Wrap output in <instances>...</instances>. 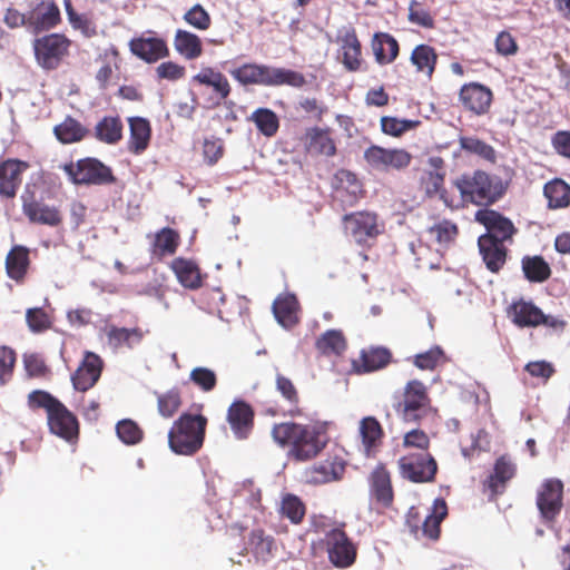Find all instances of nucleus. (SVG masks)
<instances>
[{"mask_svg": "<svg viewBox=\"0 0 570 570\" xmlns=\"http://www.w3.org/2000/svg\"><path fill=\"white\" fill-rule=\"evenodd\" d=\"M333 185L337 191H345L352 198H355L361 193L360 183L355 175L348 170H338L335 174Z\"/></svg>", "mask_w": 570, "mask_h": 570, "instance_id": "nucleus-49", "label": "nucleus"}, {"mask_svg": "<svg viewBox=\"0 0 570 570\" xmlns=\"http://www.w3.org/2000/svg\"><path fill=\"white\" fill-rule=\"evenodd\" d=\"M402 479L413 483H429L435 480L438 462L430 451H410L397 460Z\"/></svg>", "mask_w": 570, "mask_h": 570, "instance_id": "nucleus-7", "label": "nucleus"}, {"mask_svg": "<svg viewBox=\"0 0 570 570\" xmlns=\"http://www.w3.org/2000/svg\"><path fill=\"white\" fill-rule=\"evenodd\" d=\"M524 370L532 376L541 379L546 383L554 373V367L551 363L544 360L529 362Z\"/></svg>", "mask_w": 570, "mask_h": 570, "instance_id": "nucleus-59", "label": "nucleus"}, {"mask_svg": "<svg viewBox=\"0 0 570 570\" xmlns=\"http://www.w3.org/2000/svg\"><path fill=\"white\" fill-rule=\"evenodd\" d=\"M419 121H412V120H401L393 117H383L381 119L382 130L385 134L392 135V136H400L404 131L414 128Z\"/></svg>", "mask_w": 570, "mask_h": 570, "instance_id": "nucleus-53", "label": "nucleus"}, {"mask_svg": "<svg viewBox=\"0 0 570 570\" xmlns=\"http://www.w3.org/2000/svg\"><path fill=\"white\" fill-rule=\"evenodd\" d=\"M252 119L265 136L274 135L278 128L276 115L268 109H258L253 114Z\"/></svg>", "mask_w": 570, "mask_h": 570, "instance_id": "nucleus-51", "label": "nucleus"}, {"mask_svg": "<svg viewBox=\"0 0 570 570\" xmlns=\"http://www.w3.org/2000/svg\"><path fill=\"white\" fill-rule=\"evenodd\" d=\"M411 60L419 71L426 72L428 76H431L436 62V53L431 47L421 45L413 50Z\"/></svg>", "mask_w": 570, "mask_h": 570, "instance_id": "nucleus-42", "label": "nucleus"}, {"mask_svg": "<svg viewBox=\"0 0 570 570\" xmlns=\"http://www.w3.org/2000/svg\"><path fill=\"white\" fill-rule=\"evenodd\" d=\"M249 544L257 559L266 561L272 557L275 549V541L271 535H265L261 529L253 530L249 537Z\"/></svg>", "mask_w": 570, "mask_h": 570, "instance_id": "nucleus-39", "label": "nucleus"}, {"mask_svg": "<svg viewBox=\"0 0 570 570\" xmlns=\"http://www.w3.org/2000/svg\"><path fill=\"white\" fill-rule=\"evenodd\" d=\"M376 219L372 214H355L345 217V229L355 242L364 243L367 237H374L376 234Z\"/></svg>", "mask_w": 570, "mask_h": 570, "instance_id": "nucleus-23", "label": "nucleus"}, {"mask_svg": "<svg viewBox=\"0 0 570 570\" xmlns=\"http://www.w3.org/2000/svg\"><path fill=\"white\" fill-rule=\"evenodd\" d=\"M130 140L128 148L134 154H140L148 147L150 140V126L148 120L141 117L129 118Z\"/></svg>", "mask_w": 570, "mask_h": 570, "instance_id": "nucleus-27", "label": "nucleus"}, {"mask_svg": "<svg viewBox=\"0 0 570 570\" xmlns=\"http://www.w3.org/2000/svg\"><path fill=\"white\" fill-rule=\"evenodd\" d=\"M563 482L557 478L546 479L537 491L535 504L542 522L552 527L563 508Z\"/></svg>", "mask_w": 570, "mask_h": 570, "instance_id": "nucleus-9", "label": "nucleus"}, {"mask_svg": "<svg viewBox=\"0 0 570 570\" xmlns=\"http://www.w3.org/2000/svg\"><path fill=\"white\" fill-rule=\"evenodd\" d=\"M475 219L488 229L484 236H490L497 242L503 243L515 232L511 220L494 210L481 209L475 214Z\"/></svg>", "mask_w": 570, "mask_h": 570, "instance_id": "nucleus-18", "label": "nucleus"}, {"mask_svg": "<svg viewBox=\"0 0 570 570\" xmlns=\"http://www.w3.org/2000/svg\"><path fill=\"white\" fill-rule=\"evenodd\" d=\"M345 471L344 462L335 458H328L315 465H313L307 474L309 481L316 484L327 483L334 480H338Z\"/></svg>", "mask_w": 570, "mask_h": 570, "instance_id": "nucleus-22", "label": "nucleus"}, {"mask_svg": "<svg viewBox=\"0 0 570 570\" xmlns=\"http://www.w3.org/2000/svg\"><path fill=\"white\" fill-rule=\"evenodd\" d=\"M463 200L475 205H488L498 199L501 191L484 171H475L472 175H463L455 180Z\"/></svg>", "mask_w": 570, "mask_h": 570, "instance_id": "nucleus-8", "label": "nucleus"}, {"mask_svg": "<svg viewBox=\"0 0 570 570\" xmlns=\"http://www.w3.org/2000/svg\"><path fill=\"white\" fill-rule=\"evenodd\" d=\"M279 512L293 524H299L305 517L306 507L298 497L294 494H286L282 499Z\"/></svg>", "mask_w": 570, "mask_h": 570, "instance_id": "nucleus-38", "label": "nucleus"}, {"mask_svg": "<svg viewBox=\"0 0 570 570\" xmlns=\"http://www.w3.org/2000/svg\"><path fill=\"white\" fill-rule=\"evenodd\" d=\"M28 326L33 332H41L50 327L51 321L41 308H30L26 314Z\"/></svg>", "mask_w": 570, "mask_h": 570, "instance_id": "nucleus-55", "label": "nucleus"}, {"mask_svg": "<svg viewBox=\"0 0 570 570\" xmlns=\"http://www.w3.org/2000/svg\"><path fill=\"white\" fill-rule=\"evenodd\" d=\"M448 517V504L443 498L433 501L430 512L422 520L419 512L411 509L406 525L410 533L417 540L438 541L441 535V523Z\"/></svg>", "mask_w": 570, "mask_h": 570, "instance_id": "nucleus-6", "label": "nucleus"}, {"mask_svg": "<svg viewBox=\"0 0 570 570\" xmlns=\"http://www.w3.org/2000/svg\"><path fill=\"white\" fill-rule=\"evenodd\" d=\"M544 195L551 208H562L570 203V186L563 180L556 179L544 186Z\"/></svg>", "mask_w": 570, "mask_h": 570, "instance_id": "nucleus-36", "label": "nucleus"}, {"mask_svg": "<svg viewBox=\"0 0 570 570\" xmlns=\"http://www.w3.org/2000/svg\"><path fill=\"white\" fill-rule=\"evenodd\" d=\"M27 164L19 160H7L0 166V194L12 197L21 181V174Z\"/></svg>", "mask_w": 570, "mask_h": 570, "instance_id": "nucleus-24", "label": "nucleus"}, {"mask_svg": "<svg viewBox=\"0 0 570 570\" xmlns=\"http://www.w3.org/2000/svg\"><path fill=\"white\" fill-rule=\"evenodd\" d=\"M130 49L134 55L147 62H154L168 53L165 42L155 38L132 40Z\"/></svg>", "mask_w": 570, "mask_h": 570, "instance_id": "nucleus-25", "label": "nucleus"}, {"mask_svg": "<svg viewBox=\"0 0 570 570\" xmlns=\"http://www.w3.org/2000/svg\"><path fill=\"white\" fill-rule=\"evenodd\" d=\"M372 49L379 63H387L394 60L399 53V45L394 38L386 33H375Z\"/></svg>", "mask_w": 570, "mask_h": 570, "instance_id": "nucleus-33", "label": "nucleus"}, {"mask_svg": "<svg viewBox=\"0 0 570 570\" xmlns=\"http://www.w3.org/2000/svg\"><path fill=\"white\" fill-rule=\"evenodd\" d=\"M512 322L519 326H537L540 324L552 328H562L564 322L552 316L544 315L537 306L528 302H517L508 309Z\"/></svg>", "mask_w": 570, "mask_h": 570, "instance_id": "nucleus-11", "label": "nucleus"}, {"mask_svg": "<svg viewBox=\"0 0 570 570\" xmlns=\"http://www.w3.org/2000/svg\"><path fill=\"white\" fill-rule=\"evenodd\" d=\"M360 434L362 438V444L367 454L377 449L384 438L383 428L374 416H366L361 420Z\"/></svg>", "mask_w": 570, "mask_h": 570, "instance_id": "nucleus-28", "label": "nucleus"}, {"mask_svg": "<svg viewBox=\"0 0 570 570\" xmlns=\"http://www.w3.org/2000/svg\"><path fill=\"white\" fill-rule=\"evenodd\" d=\"M431 440L428 433L421 429H412L403 435L402 445L404 449L416 451H430Z\"/></svg>", "mask_w": 570, "mask_h": 570, "instance_id": "nucleus-52", "label": "nucleus"}, {"mask_svg": "<svg viewBox=\"0 0 570 570\" xmlns=\"http://www.w3.org/2000/svg\"><path fill=\"white\" fill-rule=\"evenodd\" d=\"M305 146L311 154L332 156L335 154V145L326 130L309 129L305 135Z\"/></svg>", "mask_w": 570, "mask_h": 570, "instance_id": "nucleus-32", "label": "nucleus"}, {"mask_svg": "<svg viewBox=\"0 0 570 570\" xmlns=\"http://www.w3.org/2000/svg\"><path fill=\"white\" fill-rule=\"evenodd\" d=\"M341 46L344 66L351 71L357 70L361 63V45L354 31H346L341 37Z\"/></svg>", "mask_w": 570, "mask_h": 570, "instance_id": "nucleus-34", "label": "nucleus"}, {"mask_svg": "<svg viewBox=\"0 0 570 570\" xmlns=\"http://www.w3.org/2000/svg\"><path fill=\"white\" fill-rule=\"evenodd\" d=\"M232 76L243 85L278 86L287 83L299 87L304 83L303 76L297 72L255 63H247L234 69Z\"/></svg>", "mask_w": 570, "mask_h": 570, "instance_id": "nucleus-5", "label": "nucleus"}, {"mask_svg": "<svg viewBox=\"0 0 570 570\" xmlns=\"http://www.w3.org/2000/svg\"><path fill=\"white\" fill-rule=\"evenodd\" d=\"M174 45L175 49L186 59H195L202 55L200 39L190 32L178 30Z\"/></svg>", "mask_w": 570, "mask_h": 570, "instance_id": "nucleus-35", "label": "nucleus"}, {"mask_svg": "<svg viewBox=\"0 0 570 570\" xmlns=\"http://www.w3.org/2000/svg\"><path fill=\"white\" fill-rule=\"evenodd\" d=\"M478 244L487 267L498 272L505 262V249L502 243L493 240L490 236H480Z\"/></svg>", "mask_w": 570, "mask_h": 570, "instance_id": "nucleus-26", "label": "nucleus"}, {"mask_svg": "<svg viewBox=\"0 0 570 570\" xmlns=\"http://www.w3.org/2000/svg\"><path fill=\"white\" fill-rule=\"evenodd\" d=\"M178 235L170 228H164L157 234L155 247L161 253L173 254L177 246Z\"/></svg>", "mask_w": 570, "mask_h": 570, "instance_id": "nucleus-57", "label": "nucleus"}, {"mask_svg": "<svg viewBox=\"0 0 570 570\" xmlns=\"http://www.w3.org/2000/svg\"><path fill=\"white\" fill-rule=\"evenodd\" d=\"M393 406L406 424L421 425L423 421L438 415V409L432 405L428 387L419 380H411L405 384L400 399Z\"/></svg>", "mask_w": 570, "mask_h": 570, "instance_id": "nucleus-2", "label": "nucleus"}, {"mask_svg": "<svg viewBox=\"0 0 570 570\" xmlns=\"http://www.w3.org/2000/svg\"><path fill=\"white\" fill-rule=\"evenodd\" d=\"M106 335L108 336L109 344L117 347L126 342H129L132 337L139 340L137 331H128L126 328H116L114 326L106 327Z\"/></svg>", "mask_w": 570, "mask_h": 570, "instance_id": "nucleus-60", "label": "nucleus"}, {"mask_svg": "<svg viewBox=\"0 0 570 570\" xmlns=\"http://www.w3.org/2000/svg\"><path fill=\"white\" fill-rule=\"evenodd\" d=\"M431 236L439 243H448L456 235V226L450 222H443L429 229Z\"/></svg>", "mask_w": 570, "mask_h": 570, "instance_id": "nucleus-63", "label": "nucleus"}, {"mask_svg": "<svg viewBox=\"0 0 570 570\" xmlns=\"http://www.w3.org/2000/svg\"><path fill=\"white\" fill-rule=\"evenodd\" d=\"M207 419L189 413L181 414L168 432V444L179 455H194L204 443Z\"/></svg>", "mask_w": 570, "mask_h": 570, "instance_id": "nucleus-3", "label": "nucleus"}, {"mask_svg": "<svg viewBox=\"0 0 570 570\" xmlns=\"http://www.w3.org/2000/svg\"><path fill=\"white\" fill-rule=\"evenodd\" d=\"M523 271L532 282H542L550 276L549 265L538 256L523 259Z\"/></svg>", "mask_w": 570, "mask_h": 570, "instance_id": "nucleus-47", "label": "nucleus"}, {"mask_svg": "<svg viewBox=\"0 0 570 570\" xmlns=\"http://www.w3.org/2000/svg\"><path fill=\"white\" fill-rule=\"evenodd\" d=\"M346 347V342L338 331L326 332L318 341L317 348L323 354H341Z\"/></svg>", "mask_w": 570, "mask_h": 570, "instance_id": "nucleus-45", "label": "nucleus"}, {"mask_svg": "<svg viewBox=\"0 0 570 570\" xmlns=\"http://www.w3.org/2000/svg\"><path fill=\"white\" fill-rule=\"evenodd\" d=\"M185 20L193 27L200 30L207 29L210 22L208 13L199 4L194 6L188 12H186Z\"/></svg>", "mask_w": 570, "mask_h": 570, "instance_id": "nucleus-61", "label": "nucleus"}, {"mask_svg": "<svg viewBox=\"0 0 570 570\" xmlns=\"http://www.w3.org/2000/svg\"><path fill=\"white\" fill-rule=\"evenodd\" d=\"M101 370V358H82L81 364L71 376L75 389L81 392L91 389L99 380Z\"/></svg>", "mask_w": 570, "mask_h": 570, "instance_id": "nucleus-21", "label": "nucleus"}, {"mask_svg": "<svg viewBox=\"0 0 570 570\" xmlns=\"http://www.w3.org/2000/svg\"><path fill=\"white\" fill-rule=\"evenodd\" d=\"M391 358H352V368L357 374L371 373L387 366Z\"/></svg>", "mask_w": 570, "mask_h": 570, "instance_id": "nucleus-54", "label": "nucleus"}, {"mask_svg": "<svg viewBox=\"0 0 570 570\" xmlns=\"http://www.w3.org/2000/svg\"><path fill=\"white\" fill-rule=\"evenodd\" d=\"M460 147L469 154L478 155L487 160H494L493 148L476 137L462 136L459 139Z\"/></svg>", "mask_w": 570, "mask_h": 570, "instance_id": "nucleus-48", "label": "nucleus"}, {"mask_svg": "<svg viewBox=\"0 0 570 570\" xmlns=\"http://www.w3.org/2000/svg\"><path fill=\"white\" fill-rule=\"evenodd\" d=\"M495 49L501 56H513L518 52V45L509 32L502 31L495 39Z\"/></svg>", "mask_w": 570, "mask_h": 570, "instance_id": "nucleus-62", "label": "nucleus"}, {"mask_svg": "<svg viewBox=\"0 0 570 570\" xmlns=\"http://www.w3.org/2000/svg\"><path fill=\"white\" fill-rule=\"evenodd\" d=\"M122 126L118 118L105 117L96 126V136L98 139L114 144L121 138Z\"/></svg>", "mask_w": 570, "mask_h": 570, "instance_id": "nucleus-41", "label": "nucleus"}, {"mask_svg": "<svg viewBox=\"0 0 570 570\" xmlns=\"http://www.w3.org/2000/svg\"><path fill=\"white\" fill-rule=\"evenodd\" d=\"M255 412L250 404L235 400L227 410V422L238 440H245L254 429Z\"/></svg>", "mask_w": 570, "mask_h": 570, "instance_id": "nucleus-14", "label": "nucleus"}, {"mask_svg": "<svg viewBox=\"0 0 570 570\" xmlns=\"http://www.w3.org/2000/svg\"><path fill=\"white\" fill-rule=\"evenodd\" d=\"M60 404V401L52 396L50 393L36 390L29 393L28 395V406L31 410L43 409L47 412V415L56 409Z\"/></svg>", "mask_w": 570, "mask_h": 570, "instance_id": "nucleus-50", "label": "nucleus"}, {"mask_svg": "<svg viewBox=\"0 0 570 570\" xmlns=\"http://www.w3.org/2000/svg\"><path fill=\"white\" fill-rule=\"evenodd\" d=\"M315 531L324 532L321 543L324 546L328 561L338 569L353 566L357 557V546L345 531V523H340L326 530L324 521L314 523Z\"/></svg>", "mask_w": 570, "mask_h": 570, "instance_id": "nucleus-4", "label": "nucleus"}, {"mask_svg": "<svg viewBox=\"0 0 570 570\" xmlns=\"http://www.w3.org/2000/svg\"><path fill=\"white\" fill-rule=\"evenodd\" d=\"M59 20V10L52 2L39 3L28 16V24L35 30H45L53 27Z\"/></svg>", "mask_w": 570, "mask_h": 570, "instance_id": "nucleus-30", "label": "nucleus"}, {"mask_svg": "<svg viewBox=\"0 0 570 570\" xmlns=\"http://www.w3.org/2000/svg\"><path fill=\"white\" fill-rule=\"evenodd\" d=\"M191 381L204 391H212L216 385V375L205 367H196L190 373Z\"/></svg>", "mask_w": 570, "mask_h": 570, "instance_id": "nucleus-58", "label": "nucleus"}, {"mask_svg": "<svg viewBox=\"0 0 570 570\" xmlns=\"http://www.w3.org/2000/svg\"><path fill=\"white\" fill-rule=\"evenodd\" d=\"M7 272L11 278L20 279L28 265V253L22 247L13 248L7 256Z\"/></svg>", "mask_w": 570, "mask_h": 570, "instance_id": "nucleus-43", "label": "nucleus"}, {"mask_svg": "<svg viewBox=\"0 0 570 570\" xmlns=\"http://www.w3.org/2000/svg\"><path fill=\"white\" fill-rule=\"evenodd\" d=\"M276 390L287 403L286 409H268L267 413L271 415H288L292 417L302 416L304 414L303 409L299 406L301 399L299 393L293 382L284 376L282 373H276L275 381Z\"/></svg>", "mask_w": 570, "mask_h": 570, "instance_id": "nucleus-17", "label": "nucleus"}, {"mask_svg": "<svg viewBox=\"0 0 570 570\" xmlns=\"http://www.w3.org/2000/svg\"><path fill=\"white\" fill-rule=\"evenodd\" d=\"M156 395L158 412L165 419L173 417L181 406V395L178 389H171L165 393H156Z\"/></svg>", "mask_w": 570, "mask_h": 570, "instance_id": "nucleus-37", "label": "nucleus"}, {"mask_svg": "<svg viewBox=\"0 0 570 570\" xmlns=\"http://www.w3.org/2000/svg\"><path fill=\"white\" fill-rule=\"evenodd\" d=\"M371 495L382 505L390 507L394 499L391 474L384 465H377L370 476Z\"/></svg>", "mask_w": 570, "mask_h": 570, "instance_id": "nucleus-20", "label": "nucleus"}, {"mask_svg": "<svg viewBox=\"0 0 570 570\" xmlns=\"http://www.w3.org/2000/svg\"><path fill=\"white\" fill-rule=\"evenodd\" d=\"M517 466L507 455L497 459L493 472L484 481V489L490 492L489 499L495 500L498 495L505 491L508 482L513 479Z\"/></svg>", "mask_w": 570, "mask_h": 570, "instance_id": "nucleus-16", "label": "nucleus"}, {"mask_svg": "<svg viewBox=\"0 0 570 570\" xmlns=\"http://www.w3.org/2000/svg\"><path fill=\"white\" fill-rule=\"evenodd\" d=\"M171 268L183 286L191 289L200 286L202 276L194 262L184 258H176L173 261Z\"/></svg>", "mask_w": 570, "mask_h": 570, "instance_id": "nucleus-31", "label": "nucleus"}, {"mask_svg": "<svg viewBox=\"0 0 570 570\" xmlns=\"http://www.w3.org/2000/svg\"><path fill=\"white\" fill-rule=\"evenodd\" d=\"M118 438L127 445H135L141 442L144 431L130 419L121 420L116 425Z\"/></svg>", "mask_w": 570, "mask_h": 570, "instance_id": "nucleus-44", "label": "nucleus"}, {"mask_svg": "<svg viewBox=\"0 0 570 570\" xmlns=\"http://www.w3.org/2000/svg\"><path fill=\"white\" fill-rule=\"evenodd\" d=\"M62 169L75 184H105L114 177L108 167L96 159H83L77 165H63Z\"/></svg>", "mask_w": 570, "mask_h": 570, "instance_id": "nucleus-10", "label": "nucleus"}, {"mask_svg": "<svg viewBox=\"0 0 570 570\" xmlns=\"http://www.w3.org/2000/svg\"><path fill=\"white\" fill-rule=\"evenodd\" d=\"M273 312L277 322L284 327H292L297 323V301L294 295H279L274 304Z\"/></svg>", "mask_w": 570, "mask_h": 570, "instance_id": "nucleus-29", "label": "nucleus"}, {"mask_svg": "<svg viewBox=\"0 0 570 570\" xmlns=\"http://www.w3.org/2000/svg\"><path fill=\"white\" fill-rule=\"evenodd\" d=\"M85 129L71 118H67L63 122L55 127L57 138L63 144L80 140L85 136Z\"/></svg>", "mask_w": 570, "mask_h": 570, "instance_id": "nucleus-46", "label": "nucleus"}, {"mask_svg": "<svg viewBox=\"0 0 570 570\" xmlns=\"http://www.w3.org/2000/svg\"><path fill=\"white\" fill-rule=\"evenodd\" d=\"M365 159L377 170H400L410 164L411 155L403 149H385L372 146L365 151Z\"/></svg>", "mask_w": 570, "mask_h": 570, "instance_id": "nucleus-13", "label": "nucleus"}, {"mask_svg": "<svg viewBox=\"0 0 570 570\" xmlns=\"http://www.w3.org/2000/svg\"><path fill=\"white\" fill-rule=\"evenodd\" d=\"M462 104L476 115L485 114L492 101V92L480 83H469L460 91Z\"/></svg>", "mask_w": 570, "mask_h": 570, "instance_id": "nucleus-19", "label": "nucleus"}, {"mask_svg": "<svg viewBox=\"0 0 570 570\" xmlns=\"http://www.w3.org/2000/svg\"><path fill=\"white\" fill-rule=\"evenodd\" d=\"M407 18L412 23H416L421 27H424V28L433 27L432 17L425 9L422 8L421 3L415 0L410 2Z\"/></svg>", "mask_w": 570, "mask_h": 570, "instance_id": "nucleus-56", "label": "nucleus"}, {"mask_svg": "<svg viewBox=\"0 0 570 570\" xmlns=\"http://www.w3.org/2000/svg\"><path fill=\"white\" fill-rule=\"evenodd\" d=\"M273 440L296 461H308L317 456L328 442L326 429L318 423L301 424L282 422L272 429Z\"/></svg>", "mask_w": 570, "mask_h": 570, "instance_id": "nucleus-1", "label": "nucleus"}, {"mask_svg": "<svg viewBox=\"0 0 570 570\" xmlns=\"http://www.w3.org/2000/svg\"><path fill=\"white\" fill-rule=\"evenodd\" d=\"M69 41L61 35H49L36 40L35 53L37 61L47 69L58 66L61 58L67 53Z\"/></svg>", "mask_w": 570, "mask_h": 570, "instance_id": "nucleus-12", "label": "nucleus"}, {"mask_svg": "<svg viewBox=\"0 0 570 570\" xmlns=\"http://www.w3.org/2000/svg\"><path fill=\"white\" fill-rule=\"evenodd\" d=\"M156 71L159 78L168 80L180 79L185 73L184 67L171 61L160 63Z\"/></svg>", "mask_w": 570, "mask_h": 570, "instance_id": "nucleus-64", "label": "nucleus"}, {"mask_svg": "<svg viewBox=\"0 0 570 570\" xmlns=\"http://www.w3.org/2000/svg\"><path fill=\"white\" fill-rule=\"evenodd\" d=\"M24 212L32 222L57 225L60 223L59 213L43 204L32 203L24 205Z\"/></svg>", "mask_w": 570, "mask_h": 570, "instance_id": "nucleus-40", "label": "nucleus"}, {"mask_svg": "<svg viewBox=\"0 0 570 570\" xmlns=\"http://www.w3.org/2000/svg\"><path fill=\"white\" fill-rule=\"evenodd\" d=\"M47 421L51 433L68 442L78 439V420L61 402L47 415Z\"/></svg>", "mask_w": 570, "mask_h": 570, "instance_id": "nucleus-15", "label": "nucleus"}]
</instances>
